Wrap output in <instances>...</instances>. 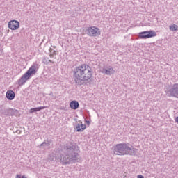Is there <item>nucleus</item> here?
<instances>
[{"mask_svg": "<svg viewBox=\"0 0 178 178\" xmlns=\"http://www.w3.org/2000/svg\"><path fill=\"white\" fill-rule=\"evenodd\" d=\"M22 178H27L26 176L23 175Z\"/></svg>", "mask_w": 178, "mask_h": 178, "instance_id": "17", "label": "nucleus"}, {"mask_svg": "<svg viewBox=\"0 0 178 178\" xmlns=\"http://www.w3.org/2000/svg\"><path fill=\"white\" fill-rule=\"evenodd\" d=\"M132 151H136V149L130 147V146L126 143L118 144L114 147V154L115 155H127V154L131 155Z\"/></svg>", "mask_w": 178, "mask_h": 178, "instance_id": "2", "label": "nucleus"}, {"mask_svg": "<svg viewBox=\"0 0 178 178\" xmlns=\"http://www.w3.org/2000/svg\"><path fill=\"white\" fill-rule=\"evenodd\" d=\"M169 94L171 97L178 98V83H175L172 86V88L169 91Z\"/></svg>", "mask_w": 178, "mask_h": 178, "instance_id": "7", "label": "nucleus"}, {"mask_svg": "<svg viewBox=\"0 0 178 178\" xmlns=\"http://www.w3.org/2000/svg\"><path fill=\"white\" fill-rule=\"evenodd\" d=\"M87 31L88 35H90V37H97V35H101V31L99 28L95 26L88 27Z\"/></svg>", "mask_w": 178, "mask_h": 178, "instance_id": "4", "label": "nucleus"}, {"mask_svg": "<svg viewBox=\"0 0 178 178\" xmlns=\"http://www.w3.org/2000/svg\"><path fill=\"white\" fill-rule=\"evenodd\" d=\"M22 177V175H17V176H16V178H21Z\"/></svg>", "mask_w": 178, "mask_h": 178, "instance_id": "15", "label": "nucleus"}, {"mask_svg": "<svg viewBox=\"0 0 178 178\" xmlns=\"http://www.w3.org/2000/svg\"><path fill=\"white\" fill-rule=\"evenodd\" d=\"M70 106L72 109H77L79 108V102L74 100L70 102Z\"/></svg>", "mask_w": 178, "mask_h": 178, "instance_id": "9", "label": "nucleus"}, {"mask_svg": "<svg viewBox=\"0 0 178 178\" xmlns=\"http://www.w3.org/2000/svg\"><path fill=\"white\" fill-rule=\"evenodd\" d=\"M6 98H8L10 101L15 99V94L13 90H8L6 94Z\"/></svg>", "mask_w": 178, "mask_h": 178, "instance_id": "8", "label": "nucleus"}, {"mask_svg": "<svg viewBox=\"0 0 178 178\" xmlns=\"http://www.w3.org/2000/svg\"><path fill=\"white\" fill-rule=\"evenodd\" d=\"M35 73H37V67H35V65H32L28 70V71L22 76L19 81V84L20 86H23V84H24V83H26V81L29 80L30 77H31V74H35Z\"/></svg>", "mask_w": 178, "mask_h": 178, "instance_id": "3", "label": "nucleus"}, {"mask_svg": "<svg viewBox=\"0 0 178 178\" xmlns=\"http://www.w3.org/2000/svg\"><path fill=\"white\" fill-rule=\"evenodd\" d=\"M74 77L76 84L82 86L84 81H90L92 79V68L87 64H82L74 69Z\"/></svg>", "mask_w": 178, "mask_h": 178, "instance_id": "1", "label": "nucleus"}, {"mask_svg": "<svg viewBox=\"0 0 178 178\" xmlns=\"http://www.w3.org/2000/svg\"><path fill=\"white\" fill-rule=\"evenodd\" d=\"M156 37V32L154 31H143L139 33V38L146 39Z\"/></svg>", "mask_w": 178, "mask_h": 178, "instance_id": "5", "label": "nucleus"}, {"mask_svg": "<svg viewBox=\"0 0 178 178\" xmlns=\"http://www.w3.org/2000/svg\"><path fill=\"white\" fill-rule=\"evenodd\" d=\"M67 163H69V161H66V160L64 158L63 160V165H67Z\"/></svg>", "mask_w": 178, "mask_h": 178, "instance_id": "14", "label": "nucleus"}, {"mask_svg": "<svg viewBox=\"0 0 178 178\" xmlns=\"http://www.w3.org/2000/svg\"><path fill=\"white\" fill-rule=\"evenodd\" d=\"M102 72L104 74H113V68L103 69Z\"/></svg>", "mask_w": 178, "mask_h": 178, "instance_id": "11", "label": "nucleus"}, {"mask_svg": "<svg viewBox=\"0 0 178 178\" xmlns=\"http://www.w3.org/2000/svg\"><path fill=\"white\" fill-rule=\"evenodd\" d=\"M8 26L10 30H17L20 27V22L17 20H11L8 22Z\"/></svg>", "mask_w": 178, "mask_h": 178, "instance_id": "6", "label": "nucleus"}, {"mask_svg": "<svg viewBox=\"0 0 178 178\" xmlns=\"http://www.w3.org/2000/svg\"><path fill=\"white\" fill-rule=\"evenodd\" d=\"M46 108H47V106H40V107H37L35 108H31L30 110V113H33V112H40V111H42V109H45Z\"/></svg>", "mask_w": 178, "mask_h": 178, "instance_id": "12", "label": "nucleus"}, {"mask_svg": "<svg viewBox=\"0 0 178 178\" xmlns=\"http://www.w3.org/2000/svg\"><path fill=\"white\" fill-rule=\"evenodd\" d=\"M170 29L172 31H176V30H177L178 29V26L176 24H173L172 26H170Z\"/></svg>", "mask_w": 178, "mask_h": 178, "instance_id": "13", "label": "nucleus"}, {"mask_svg": "<svg viewBox=\"0 0 178 178\" xmlns=\"http://www.w3.org/2000/svg\"><path fill=\"white\" fill-rule=\"evenodd\" d=\"M138 178H144L143 175H138Z\"/></svg>", "mask_w": 178, "mask_h": 178, "instance_id": "16", "label": "nucleus"}, {"mask_svg": "<svg viewBox=\"0 0 178 178\" xmlns=\"http://www.w3.org/2000/svg\"><path fill=\"white\" fill-rule=\"evenodd\" d=\"M86 124H78L76 127V130L78 132L84 131V130H86Z\"/></svg>", "mask_w": 178, "mask_h": 178, "instance_id": "10", "label": "nucleus"}]
</instances>
